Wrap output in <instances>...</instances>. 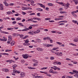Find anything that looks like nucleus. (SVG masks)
Returning a JSON list of instances; mask_svg holds the SVG:
<instances>
[{
	"instance_id": "46",
	"label": "nucleus",
	"mask_w": 78,
	"mask_h": 78,
	"mask_svg": "<svg viewBox=\"0 0 78 78\" xmlns=\"http://www.w3.org/2000/svg\"><path fill=\"white\" fill-rule=\"evenodd\" d=\"M32 22H33L34 23H37V21H34V20H32Z\"/></svg>"
},
{
	"instance_id": "23",
	"label": "nucleus",
	"mask_w": 78,
	"mask_h": 78,
	"mask_svg": "<svg viewBox=\"0 0 78 78\" xmlns=\"http://www.w3.org/2000/svg\"><path fill=\"white\" fill-rule=\"evenodd\" d=\"M33 61L34 62H36V63H38V62L37 60H36L34 59L33 60Z\"/></svg>"
},
{
	"instance_id": "56",
	"label": "nucleus",
	"mask_w": 78,
	"mask_h": 78,
	"mask_svg": "<svg viewBox=\"0 0 78 78\" xmlns=\"http://www.w3.org/2000/svg\"><path fill=\"white\" fill-rule=\"evenodd\" d=\"M47 76H49V77H51V75L50 74H47L46 75Z\"/></svg>"
},
{
	"instance_id": "15",
	"label": "nucleus",
	"mask_w": 78,
	"mask_h": 78,
	"mask_svg": "<svg viewBox=\"0 0 78 78\" xmlns=\"http://www.w3.org/2000/svg\"><path fill=\"white\" fill-rule=\"evenodd\" d=\"M7 30H11V31H12V30H14V28H11V27H9V28H8L7 29Z\"/></svg>"
},
{
	"instance_id": "31",
	"label": "nucleus",
	"mask_w": 78,
	"mask_h": 78,
	"mask_svg": "<svg viewBox=\"0 0 78 78\" xmlns=\"http://www.w3.org/2000/svg\"><path fill=\"white\" fill-rule=\"evenodd\" d=\"M74 2L76 5H77L78 3V0H74Z\"/></svg>"
},
{
	"instance_id": "59",
	"label": "nucleus",
	"mask_w": 78,
	"mask_h": 78,
	"mask_svg": "<svg viewBox=\"0 0 78 78\" xmlns=\"http://www.w3.org/2000/svg\"><path fill=\"white\" fill-rule=\"evenodd\" d=\"M9 5L10 6H13L14 5V4L13 3H10V4H9Z\"/></svg>"
},
{
	"instance_id": "8",
	"label": "nucleus",
	"mask_w": 78,
	"mask_h": 78,
	"mask_svg": "<svg viewBox=\"0 0 78 78\" xmlns=\"http://www.w3.org/2000/svg\"><path fill=\"white\" fill-rule=\"evenodd\" d=\"M57 3H58V4H59V5H62V6H65V4H64L62 2H57Z\"/></svg>"
},
{
	"instance_id": "52",
	"label": "nucleus",
	"mask_w": 78,
	"mask_h": 78,
	"mask_svg": "<svg viewBox=\"0 0 78 78\" xmlns=\"http://www.w3.org/2000/svg\"><path fill=\"white\" fill-rule=\"evenodd\" d=\"M22 63H24L25 62V61L23 59H22L21 60Z\"/></svg>"
},
{
	"instance_id": "32",
	"label": "nucleus",
	"mask_w": 78,
	"mask_h": 78,
	"mask_svg": "<svg viewBox=\"0 0 78 78\" xmlns=\"http://www.w3.org/2000/svg\"><path fill=\"white\" fill-rule=\"evenodd\" d=\"M13 72L14 73H17V70L16 69H13Z\"/></svg>"
},
{
	"instance_id": "48",
	"label": "nucleus",
	"mask_w": 78,
	"mask_h": 78,
	"mask_svg": "<svg viewBox=\"0 0 78 78\" xmlns=\"http://www.w3.org/2000/svg\"><path fill=\"white\" fill-rule=\"evenodd\" d=\"M30 16H32V15H35V13H32L30 14Z\"/></svg>"
},
{
	"instance_id": "27",
	"label": "nucleus",
	"mask_w": 78,
	"mask_h": 78,
	"mask_svg": "<svg viewBox=\"0 0 78 78\" xmlns=\"http://www.w3.org/2000/svg\"><path fill=\"white\" fill-rule=\"evenodd\" d=\"M6 13L7 14H11L12 13V12H6Z\"/></svg>"
},
{
	"instance_id": "30",
	"label": "nucleus",
	"mask_w": 78,
	"mask_h": 78,
	"mask_svg": "<svg viewBox=\"0 0 78 78\" xmlns=\"http://www.w3.org/2000/svg\"><path fill=\"white\" fill-rule=\"evenodd\" d=\"M73 41L74 42H78V38H76L74 39Z\"/></svg>"
},
{
	"instance_id": "49",
	"label": "nucleus",
	"mask_w": 78,
	"mask_h": 78,
	"mask_svg": "<svg viewBox=\"0 0 78 78\" xmlns=\"http://www.w3.org/2000/svg\"><path fill=\"white\" fill-rule=\"evenodd\" d=\"M57 64L58 65H61V62H57Z\"/></svg>"
},
{
	"instance_id": "25",
	"label": "nucleus",
	"mask_w": 78,
	"mask_h": 78,
	"mask_svg": "<svg viewBox=\"0 0 78 78\" xmlns=\"http://www.w3.org/2000/svg\"><path fill=\"white\" fill-rule=\"evenodd\" d=\"M70 4L69 3H67V4H66V8H65L66 9H68V7L69 6V5Z\"/></svg>"
},
{
	"instance_id": "18",
	"label": "nucleus",
	"mask_w": 78,
	"mask_h": 78,
	"mask_svg": "<svg viewBox=\"0 0 78 78\" xmlns=\"http://www.w3.org/2000/svg\"><path fill=\"white\" fill-rule=\"evenodd\" d=\"M71 14L73 16H74V17H76V15L75 14V13L73 12H71Z\"/></svg>"
},
{
	"instance_id": "36",
	"label": "nucleus",
	"mask_w": 78,
	"mask_h": 78,
	"mask_svg": "<svg viewBox=\"0 0 78 78\" xmlns=\"http://www.w3.org/2000/svg\"><path fill=\"white\" fill-rule=\"evenodd\" d=\"M30 3H30V4L31 5H33V4H34V2L33 1H31L30 2Z\"/></svg>"
},
{
	"instance_id": "54",
	"label": "nucleus",
	"mask_w": 78,
	"mask_h": 78,
	"mask_svg": "<svg viewBox=\"0 0 78 78\" xmlns=\"http://www.w3.org/2000/svg\"><path fill=\"white\" fill-rule=\"evenodd\" d=\"M16 23H17V22L16 21H13L12 22V24H16Z\"/></svg>"
},
{
	"instance_id": "58",
	"label": "nucleus",
	"mask_w": 78,
	"mask_h": 78,
	"mask_svg": "<svg viewBox=\"0 0 78 78\" xmlns=\"http://www.w3.org/2000/svg\"><path fill=\"white\" fill-rule=\"evenodd\" d=\"M53 64L54 65H56L57 64V62H54Z\"/></svg>"
},
{
	"instance_id": "53",
	"label": "nucleus",
	"mask_w": 78,
	"mask_h": 78,
	"mask_svg": "<svg viewBox=\"0 0 78 78\" xmlns=\"http://www.w3.org/2000/svg\"><path fill=\"white\" fill-rule=\"evenodd\" d=\"M55 59V58H54V57H51L50 58V59L51 60H53Z\"/></svg>"
},
{
	"instance_id": "64",
	"label": "nucleus",
	"mask_w": 78,
	"mask_h": 78,
	"mask_svg": "<svg viewBox=\"0 0 78 78\" xmlns=\"http://www.w3.org/2000/svg\"><path fill=\"white\" fill-rule=\"evenodd\" d=\"M46 20H50V18H45Z\"/></svg>"
},
{
	"instance_id": "1",
	"label": "nucleus",
	"mask_w": 78,
	"mask_h": 78,
	"mask_svg": "<svg viewBox=\"0 0 78 78\" xmlns=\"http://www.w3.org/2000/svg\"><path fill=\"white\" fill-rule=\"evenodd\" d=\"M22 56L23 57L24 59H27L29 57H31V56H29L28 55V54H25L24 55H22Z\"/></svg>"
},
{
	"instance_id": "5",
	"label": "nucleus",
	"mask_w": 78,
	"mask_h": 78,
	"mask_svg": "<svg viewBox=\"0 0 78 78\" xmlns=\"http://www.w3.org/2000/svg\"><path fill=\"white\" fill-rule=\"evenodd\" d=\"M34 34V30L28 32V34H32V35H33L34 34Z\"/></svg>"
},
{
	"instance_id": "57",
	"label": "nucleus",
	"mask_w": 78,
	"mask_h": 78,
	"mask_svg": "<svg viewBox=\"0 0 78 78\" xmlns=\"http://www.w3.org/2000/svg\"><path fill=\"white\" fill-rule=\"evenodd\" d=\"M26 9H27L26 7H23L22 8V9L23 10H26Z\"/></svg>"
},
{
	"instance_id": "26",
	"label": "nucleus",
	"mask_w": 78,
	"mask_h": 78,
	"mask_svg": "<svg viewBox=\"0 0 78 78\" xmlns=\"http://www.w3.org/2000/svg\"><path fill=\"white\" fill-rule=\"evenodd\" d=\"M18 23L19 25H20L21 27H23V25L22 24V23Z\"/></svg>"
},
{
	"instance_id": "42",
	"label": "nucleus",
	"mask_w": 78,
	"mask_h": 78,
	"mask_svg": "<svg viewBox=\"0 0 78 78\" xmlns=\"http://www.w3.org/2000/svg\"><path fill=\"white\" fill-rule=\"evenodd\" d=\"M12 50H11L7 49L5 51V52H7L8 51H11Z\"/></svg>"
},
{
	"instance_id": "39",
	"label": "nucleus",
	"mask_w": 78,
	"mask_h": 78,
	"mask_svg": "<svg viewBox=\"0 0 78 78\" xmlns=\"http://www.w3.org/2000/svg\"><path fill=\"white\" fill-rule=\"evenodd\" d=\"M41 70H45V69H47V67H44L42 68H41Z\"/></svg>"
},
{
	"instance_id": "33",
	"label": "nucleus",
	"mask_w": 78,
	"mask_h": 78,
	"mask_svg": "<svg viewBox=\"0 0 78 78\" xmlns=\"http://www.w3.org/2000/svg\"><path fill=\"white\" fill-rule=\"evenodd\" d=\"M3 55H7V56H9V54L6 53H2Z\"/></svg>"
},
{
	"instance_id": "6",
	"label": "nucleus",
	"mask_w": 78,
	"mask_h": 78,
	"mask_svg": "<svg viewBox=\"0 0 78 78\" xmlns=\"http://www.w3.org/2000/svg\"><path fill=\"white\" fill-rule=\"evenodd\" d=\"M0 33H3V34H9V33L3 31H0Z\"/></svg>"
},
{
	"instance_id": "22",
	"label": "nucleus",
	"mask_w": 78,
	"mask_h": 78,
	"mask_svg": "<svg viewBox=\"0 0 78 78\" xmlns=\"http://www.w3.org/2000/svg\"><path fill=\"white\" fill-rule=\"evenodd\" d=\"M49 72L51 73H53V70L52 69H50L49 71Z\"/></svg>"
},
{
	"instance_id": "38",
	"label": "nucleus",
	"mask_w": 78,
	"mask_h": 78,
	"mask_svg": "<svg viewBox=\"0 0 78 78\" xmlns=\"http://www.w3.org/2000/svg\"><path fill=\"white\" fill-rule=\"evenodd\" d=\"M48 6H53V4L51 3H48Z\"/></svg>"
},
{
	"instance_id": "44",
	"label": "nucleus",
	"mask_w": 78,
	"mask_h": 78,
	"mask_svg": "<svg viewBox=\"0 0 78 78\" xmlns=\"http://www.w3.org/2000/svg\"><path fill=\"white\" fill-rule=\"evenodd\" d=\"M60 70V68L56 66V70Z\"/></svg>"
},
{
	"instance_id": "17",
	"label": "nucleus",
	"mask_w": 78,
	"mask_h": 78,
	"mask_svg": "<svg viewBox=\"0 0 78 78\" xmlns=\"http://www.w3.org/2000/svg\"><path fill=\"white\" fill-rule=\"evenodd\" d=\"M16 67H17V65H14L12 66L13 69H16Z\"/></svg>"
},
{
	"instance_id": "21",
	"label": "nucleus",
	"mask_w": 78,
	"mask_h": 78,
	"mask_svg": "<svg viewBox=\"0 0 78 78\" xmlns=\"http://www.w3.org/2000/svg\"><path fill=\"white\" fill-rule=\"evenodd\" d=\"M53 67H51V69H54L55 70H56V66H53Z\"/></svg>"
},
{
	"instance_id": "43",
	"label": "nucleus",
	"mask_w": 78,
	"mask_h": 78,
	"mask_svg": "<svg viewBox=\"0 0 78 78\" xmlns=\"http://www.w3.org/2000/svg\"><path fill=\"white\" fill-rule=\"evenodd\" d=\"M57 44L58 45H61V44H62V43H60L59 42H57Z\"/></svg>"
},
{
	"instance_id": "2",
	"label": "nucleus",
	"mask_w": 78,
	"mask_h": 78,
	"mask_svg": "<svg viewBox=\"0 0 78 78\" xmlns=\"http://www.w3.org/2000/svg\"><path fill=\"white\" fill-rule=\"evenodd\" d=\"M20 76L21 78H23L25 76V73L23 72H21L20 74Z\"/></svg>"
},
{
	"instance_id": "40",
	"label": "nucleus",
	"mask_w": 78,
	"mask_h": 78,
	"mask_svg": "<svg viewBox=\"0 0 78 78\" xmlns=\"http://www.w3.org/2000/svg\"><path fill=\"white\" fill-rule=\"evenodd\" d=\"M74 76H75L76 78H78V74H75Z\"/></svg>"
},
{
	"instance_id": "45",
	"label": "nucleus",
	"mask_w": 78,
	"mask_h": 78,
	"mask_svg": "<svg viewBox=\"0 0 78 78\" xmlns=\"http://www.w3.org/2000/svg\"><path fill=\"white\" fill-rule=\"evenodd\" d=\"M62 53H58V56H62Z\"/></svg>"
},
{
	"instance_id": "16",
	"label": "nucleus",
	"mask_w": 78,
	"mask_h": 78,
	"mask_svg": "<svg viewBox=\"0 0 78 78\" xmlns=\"http://www.w3.org/2000/svg\"><path fill=\"white\" fill-rule=\"evenodd\" d=\"M37 11H43L42 9H41L40 8H38L37 9Z\"/></svg>"
},
{
	"instance_id": "61",
	"label": "nucleus",
	"mask_w": 78,
	"mask_h": 78,
	"mask_svg": "<svg viewBox=\"0 0 78 78\" xmlns=\"http://www.w3.org/2000/svg\"><path fill=\"white\" fill-rule=\"evenodd\" d=\"M0 7H3V5L2 3H0Z\"/></svg>"
},
{
	"instance_id": "60",
	"label": "nucleus",
	"mask_w": 78,
	"mask_h": 78,
	"mask_svg": "<svg viewBox=\"0 0 78 78\" xmlns=\"http://www.w3.org/2000/svg\"><path fill=\"white\" fill-rule=\"evenodd\" d=\"M40 14H41V13H37V16H38V17H40Z\"/></svg>"
},
{
	"instance_id": "20",
	"label": "nucleus",
	"mask_w": 78,
	"mask_h": 78,
	"mask_svg": "<svg viewBox=\"0 0 78 78\" xmlns=\"http://www.w3.org/2000/svg\"><path fill=\"white\" fill-rule=\"evenodd\" d=\"M73 72L74 73H78V71L76 70H73Z\"/></svg>"
},
{
	"instance_id": "62",
	"label": "nucleus",
	"mask_w": 78,
	"mask_h": 78,
	"mask_svg": "<svg viewBox=\"0 0 78 78\" xmlns=\"http://www.w3.org/2000/svg\"><path fill=\"white\" fill-rule=\"evenodd\" d=\"M29 30H31V29H32V26H29Z\"/></svg>"
},
{
	"instance_id": "34",
	"label": "nucleus",
	"mask_w": 78,
	"mask_h": 78,
	"mask_svg": "<svg viewBox=\"0 0 78 78\" xmlns=\"http://www.w3.org/2000/svg\"><path fill=\"white\" fill-rule=\"evenodd\" d=\"M22 20V19L18 17V18H16V20Z\"/></svg>"
},
{
	"instance_id": "4",
	"label": "nucleus",
	"mask_w": 78,
	"mask_h": 78,
	"mask_svg": "<svg viewBox=\"0 0 78 78\" xmlns=\"http://www.w3.org/2000/svg\"><path fill=\"white\" fill-rule=\"evenodd\" d=\"M2 71H3V72H9L8 69L4 68L2 69Z\"/></svg>"
},
{
	"instance_id": "19",
	"label": "nucleus",
	"mask_w": 78,
	"mask_h": 78,
	"mask_svg": "<svg viewBox=\"0 0 78 78\" xmlns=\"http://www.w3.org/2000/svg\"><path fill=\"white\" fill-rule=\"evenodd\" d=\"M8 38H9L8 40L9 41H12V37H11V36H9L8 37Z\"/></svg>"
},
{
	"instance_id": "14",
	"label": "nucleus",
	"mask_w": 78,
	"mask_h": 78,
	"mask_svg": "<svg viewBox=\"0 0 78 78\" xmlns=\"http://www.w3.org/2000/svg\"><path fill=\"white\" fill-rule=\"evenodd\" d=\"M11 44L12 46L14 45L15 44V41H12L11 42Z\"/></svg>"
},
{
	"instance_id": "28",
	"label": "nucleus",
	"mask_w": 78,
	"mask_h": 78,
	"mask_svg": "<svg viewBox=\"0 0 78 78\" xmlns=\"http://www.w3.org/2000/svg\"><path fill=\"white\" fill-rule=\"evenodd\" d=\"M72 22L73 23H76L78 22V21H76V20H73L72 21Z\"/></svg>"
},
{
	"instance_id": "29",
	"label": "nucleus",
	"mask_w": 78,
	"mask_h": 78,
	"mask_svg": "<svg viewBox=\"0 0 78 78\" xmlns=\"http://www.w3.org/2000/svg\"><path fill=\"white\" fill-rule=\"evenodd\" d=\"M62 22V23L64 22V23H67V21H61L59 22L58 23H61Z\"/></svg>"
},
{
	"instance_id": "3",
	"label": "nucleus",
	"mask_w": 78,
	"mask_h": 78,
	"mask_svg": "<svg viewBox=\"0 0 78 78\" xmlns=\"http://www.w3.org/2000/svg\"><path fill=\"white\" fill-rule=\"evenodd\" d=\"M38 5H40V6L41 8H45V5H43L42 4L39 3Z\"/></svg>"
},
{
	"instance_id": "24",
	"label": "nucleus",
	"mask_w": 78,
	"mask_h": 78,
	"mask_svg": "<svg viewBox=\"0 0 78 78\" xmlns=\"http://www.w3.org/2000/svg\"><path fill=\"white\" fill-rule=\"evenodd\" d=\"M58 49H59V48H53L52 50H56Z\"/></svg>"
},
{
	"instance_id": "55",
	"label": "nucleus",
	"mask_w": 78,
	"mask_h": 78,
	"mask_svg": "<svg viewBox=\"0 0 78 78\" xmlns=\"http://www.w3.org/2000/svg\"><path fill=\"white\" fill-rule=\"evenodd\" d=\"M37 20H38V21H40V20H41V19L40 18H37Z\"/></svg>"
},
{
	"instance_id": "50",
	"label": "nucleus",
	"mask_w": 78,
	"mask_h": 78,
	"mask_svg": "<svg viewBox=\"0 0 78 78\" xmlns=\"http://www.w3.org/2000/svg\"><path fill=\"white\" fill-rule=\"evenodd\" d=\"M52 73H53V74H57L58 73V72H53Z\"/></svg>"
},
{
	"instance_id": "51",
	"label": "nucleus",
	"mask_w": 78,
	"mask_h": 78,
	"mask_svg": "<svg viewBox=\"0 0 78 78\" xmlns=\"http://www.w3.org/2000/svg\"><path fill=\"white\" fill-rule=\"evenodd\" d=\"M33 20L31 19H30L27 20V21H30V22H33Z\"/></svg>"
},
{
	"instance_id": "35",
	"label": "nucleus",
	"mask_w": 78,
	"mask_h": 78,
	"mask_svg": "<svg viewBox=\"0 0 78 78\" xmlns=\"http://www.w3.org/2000/svg\"><path fill=\"white\" fill-rule=\"evenodd\" d=\"M69 45H73V46H75V47H76V45L70 43H69Z\"/></svg>"
},
{
	"instance_id": "41",
	"label": "nucleus",
	"mask_w": 78,
	"mask_h": 78,
	"mask_svg": "<svg viewBox=\"0 0 78 78\" xmlns=\"http://www.w3.org/2000/svg\"><path fill=\"white\" fill-rule=\"evenodd\" d=\"M3 38H4L3 41H7V39L6 38H5V37H3Z\"/></svg>"
},
{
	"instance_id": "63",
	"label": "nucleus",
	"mask_w": 78,
	"mask_h": 78,
	"mask_svg": "<svg viewBox=\"0 0 78 78\" xmlns=\"http://www.w3.org/2000/svg\"><path fill=\"white\" fill-rule=\"evenodd\" d=\"M11 41H10V40H8L7 41V43L8 44H10V42H11Z\"/></svg>"
},
{
	"instance_id": "11",
	"label": "nucleus",
	"mask_w": 78,
	"mask_h": 78,
	"mask_svg": "<svg viewBox=\"0 0 78 78\" xmlns=\"http://www.w3.org/2000/svg\"><path fill=\"white\" fill-rule=\"evenodd\" d=\"M40 30H37L36 31H34V34H37V33H40Z\"/></svg>"
},
{
	"instance_id": "13",
	"label": "nucleus",
	"mask_w": 78,
	"mask_h": 78,
	"mask_svg": "<svg viewBox=\"0 0 78 78\" xmlns=\"http://www.w3.org/2000/svg\"><path fill=\"white\" fill-rule=\"evenodd\" d=\"M28 69H30L31 70H34L35 68L34 67H32L31 66H29L28 67Z\"/></svg>"
},
{
	"instance_id": "7",
	"label": "nucleus",
	"mask_w": 78,
	"mask_h": 78,
	"mask_svg": "<svg viewBox=\"0 0 78 78\" xmlns=\"http://www.w3.org/2000/svg\"><path fill=\"white\" fill-rule=\"evenodd\" d=\"M5 61L7 62H14V61L12 60H6Z\"/></svg>"
},
{
	"instance_id": "9",
	"label": "nucleus",
	"mask_w": 78,
	"mask_h": 78,
	"mask_svg": "<svg viewBox=\"0 0 78 78\" xmlns=\"http://www.w3.org/2000/svg\"><path fill=\"white\" fill-rule=\"evenodd\" d=\"M30 43H23V45H25V46H27V45H30Z\"/></svg>"
},
{
	"instance_id": "47",
	"label": "nucleus",
	"mask_w": 78,
	"mask_h": 78,
	"mask_svg": "<svg viewBox=\"0 0 78 78\" xmlns=\"http://www.w3.org/2000/svg\"><path fill=\"white\" fill-rule=\"evenodd\" d=\"M73 12L74 13H76L78 12V10H76V11H73Z\"/></svg>"
},
{
	"instance_id": "12",
	"label": "nucleus",
	"mask_w": 78,
	"mask_h": 78,
	"mask_svg": "<svg viewBox=\"0 0 78 78\" xmlns=\"http://www.w3.org/2000/svg\"><path fill=\"white\" fill-rule=\"evenodd\" d=\"M37 50H38V51H43V49L42 48H37Z\"/></svg>"
},
{
	"instance_id": "37",
	"label": "nucleus",
	"mask_w": 78,
	"mask_h": 78,
	"mask_svg": "<svg viewBox=\"0 0 78 78\" xmlns=\"http://www.w3.org/2000/svg\"><path fill=\"white\" fill-rule=\"evenodd\" d=\"M28 37V35H26L23 38V39H26V38H27Z\"/></svg>"
},
{
	"instance_id": "10",
	"label": "nucleus",
	"mask_w": 78,
	"mask_h": 78,
	"mask_svg": "<svg viewBox=\"0 0 78 78\" xmlns=\"http://www.w3.org/2000/svg\"><path fill=\"white\" fill-rule=\"evenodd\" d=\"M60 14H67V12L65 11H63L60 12Z\"/></svg>"
}]
</instances>
